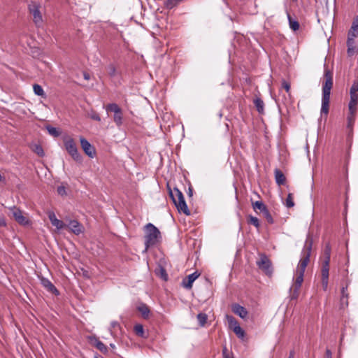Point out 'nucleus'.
I'll return each instance as SVG.
<instances>
[{"mask_svg": "<svg viewBox=\"0 0 358 358\" xmlns=\"http://www.w3.org/2000/svg\"><path fill=\"white\" fill-rule=\"evenodd\" d=\"M64 146L66 152L71 156V157L76 162L82 161V156L78 152L77 145L72 137L65 135L62 138Z\"/></svg>", "mask_w": 358, "mask_h": 358, "instance_id": "0eeeda50", "label": "nucleus"}, {"mask_svg": "<svg viewBox=\"0 0 358 358\" xmlns=\"http://www.w3.org/2000/svg\"><path fill=\"white\" fill-rule=\"evenodd\" d=\"M111 348H115V345L110 344Z\"/></svg>", "mask_w": 358, "mask_h": 358, "instance_id": "3c124183", "label": "nucleus"}, {"mask_svg": "<svg viewBox=\"0 0 358 358\" xmlns=\"http://www.w3.org/2000/svg\"><path fill=\"white\" fill-rule=\"evenodd\" d=\"M66 187L64 185H62L57 188V192L59 195L62 196H64L66 195Z\"/></svg>", "mask_w": 358, "mask_h": 358, "instance_id": "58836bf2", "label": "nucleus"}, {"mask_svg": "<svg viewBox=\"0 0 358 358\" xmlns=\"http://www.w3.org/2000/svg\"><path fill=\"white\" fill-rule=\"evenodd\" d=\"M27 8L34 24L37 27H41L43 24V13L45 10L41 3L36 1H31L28 3Z\"/></svg>", "mask_w": 358, "mask_h": 358, "instance_id": "39448f33", "label": "nucleus"}, {"mask_svg": "<svg viewBox=\"0 0 358 358\" xmlns=\"http://www.w3.org/2000/svg\"><path fill=\"white\" fill-rule=\"evenodd\" d=\"M274 176L275 182L278 185L281 186L285 185L286 182V178L284 173L278 169H275L274 171Z\"/></svg>", "mask_w": 358, "mask_h": 358, "instance_id": "6ab92c4d", "label": "nucleus"}, {"mask_svg": "<svg viewBox=\"0 0 358 358\" xmlns=\"http://www.w3.org/2000/svg\"><path fill=\"white\" fill-rule=\"evenodd\" d=\"M95 358H98L97 357H95Z\"/></svg>", "mask_w": 358, "mask_h": 358, "instance_id": "603ef678", "label": "nucleus"}, {"mask_svg": "<svg viewBox=\"0 0 358 358\" xmlns=\"http://www.w3.org/2000/svg\"><path fill=\"white\" fill-rule=\"evenodd\" d=\"M329 263L322 262L321 268L322 285L324 290H327L329 283Z\"/></svg>", "mask_w": 358, "mask_h": 358, "instance_id": "ddd939ff", "label": "nucleus"}, {"mask_svg": "<svg viewBox=\"0 0 358 358\" xmlns=\"http://www.w3.org/2000/svg\"><path fill=\"white\" fill-rule=\"evenodd\" d=\"M46 129H47L48 133L55 137H57L60 134V132L56 127H54L52 126H47Z\"/></svg>", "mask_w": 358, "mask_h": 358, "instance_id": "2f4dec72", "label": "nucleus"}, {"mask_svg": "<svg viewBox=\"0 0 358 358\" xmlns=\"http://www.w3.org/2000/svg\"><path fill=\"white\" fill-rule=\"evenodd\" d=\"M252 208L255 211L259 210L260 213H263L266 209H267V207L266 205L261 201H257L255 203H252Z\"/></svg>", "mask_w": 358, "mask_h": 358, "instance_id": "4be33fe9", "label": "nucleus"}, {"mask_svg": "<svg viewBox=\"0 0 358 358\" xmlns=\"http://www.w3.org/2000/svg\"><path fill=\"white\" fill-rule=\"evenodd\" d=\"M145 251H147L150 247L156 245L161 239V233L159 230L152 223H148L145 226Z\"/></svg>", "mask_w": 358, "mask_h": 358, "instance_id": "7ed1b4c3", "label": "nucleus"}, {"mask_svg": "<svg viewBox=\"0 0 358 358\" xmlns=\"http://www.w3.org/2000/svg\"><path fill=\"white\" fill-rule=\"evenodd\" d=\"M41 284L46 290L56 296L59 294L58 289L48 278L42 277L40 278Z\"/></svg>", "mask_w": 358, "mask_h": 358, "instance_id": "2eb2a0df", "label": "nucleus"}, {"mask_svg": "<svg viewBox=\"0 0 358 358\" xmlns=\"http://www.w3.org/2000/svg\"><path fill=\"white\" fill-rule=\"evenodd\" d=\"M289 358H291V357H289Z\"/></svg>", "mask_w": 358, "mask_h": 358, "instance_id": "864d4df0", "label": "nucleus"}, {"mask_svg": "<svg viewBox=\"0 0 358 358\" xmlns=\"http://www.w3.org/2000/svg\"><path fill=\"white\" fill-rule=\"evenodd\" d=\"M33 90L35 94L44 98L46 96L43 89L40 85L34 84L33 85Z\"/></svg>", "mask_w": 358, "mask_h": 358, "instance_id": "393cba45", "label": "nucleus"}, {"mask_svg": "<svg viewBox=\"0 0 358 358\" xmlns=\"http://www.w3.org/2000/svg\"><path fill=\"white\" fill-rule=\"evenodd\" d=\"M80 145L84 152L90 158H94L96 155L94 147L84 137L80 138Z\"/></svg>", "mask_w": 358, "mask_h": 358, "instance_id": "f8f14e48", "label": "nucleus"}, {"mask_svg": "<svg viewBox=\"0 0 358 358\" xmlns=\"http://www.w3.org/2000/svg\"><path fill=\"white\" fill-rule=\"evenodd\" d=\"M350 94H358V80H354L350 90Z\"/></svg>", "mask_w": 358, "mask_h": 358, "instance_id": "4c0bfd02", "label": "nucleus"}, {"mask_svg": "<svg viewBox=\"0 0 358 358\" xmlns=\"http://www.w3.org/2000/svg\"><path fill=\"white\" fill-rule=\"evenodd\" d=\"M248 222L250 224H252L253 226H255L256 227V229L257 230H259V227H260V223H259V220L257 217H254L252 215H248Z\"/></svg>", "mask_w": 358, "mask_h": 358, "instance_id": "bb28decb", "label": "nucleus"}, {"mask_svg": "<svg viewBox=\"0 0 358 358\" xmlns=\"http://www.w3.org/2000/svg\"><path fill=\"white\" fill-rule=\"evenodd\" d=\"M106 110L107 113L112 112L114 113L113 120L117 127L122 124V112L120 106L115 103H109L106 106Z\"/></svg>", "mask_w": 358, "mask_h": 358, "instance_id": "9d476101", "label": "nucleus"}, {"mask_svg": "<svg viewBox=\"0 0 358 358\" xmlns=\"http://www.w3.org/2000/svg\"><path fill=\"white\" fill-rule=\"evenodd\" d=\"M348 297L349 294L348 292V285H346L345 287H343L341 289V303L342 306H348Z\"/></svg>", "mask_w": 358, "mask_h": 358, "instance_id": "aec40b11", "label": "nucleus"}, {"mask_svg": "<svg viewBox=\"0 0 358 358\" xmlns=\"http://www.w3.org/2000/svg\"><path fill=\"white\" fill-rule=\"evenodd\" d=\"M262 214H263V216L265 217V219L267 220V222H268L269 224H273L274 220H273V217H272V216H271V215L270 212L268 211V208H267V209H266V210L262 213Z\"/></svg>", "mask_w": 358, "mask_h": 358, "instance_id": "f704fd0d", "label": "nucleus"}, {"mask_svg": "<svg viewBox=\"0 0 358 358\" xmlns=\"http://www.w3.org/2000/svg\"><path fill=\"white\" fill-rule=\"evenodd\" d=\"M169 196L171 198L173 203L180 213H183L186 215H190V211L185 202L183 194L177 187L173 189L169 188Z\"/></svg>", "mask_w": 358, "mask_h": 358, "instance_id": "20e7f679", "label": "nucleus"}, {"mask_svg": "<svg viewBox=\"0 0 358 358\" xmlns=\"http://www.w3.org/2000/svg\"><path fill=\"white\" fill-rule=\"evenodd\" d=\"M350 100L348 103L350 114L348 117V126L350 127L355 122L358 104V94H350Z\"/></svg>", "mask_w": 358, "mask_h": 358, "instance_id": "6e6552de", "label": "nucleus"}, {"mask_svg": "<svg viewBox=\"0 0 358 358\" xmlns=\"http://www.w3.org/2000/svg\"><path fill=\"white\" fill-rule=\"evenodd\" d=\"M287 17H288V21H289V24L290 28L293 31L298 30L299 29V23L298 22V21L292 19V17L290 16L289 14H287Z\"/></svg>", "mask_w": 358, "mask_h": 358, "instance_id": "a878e982", "label": "nucleus"}, {"mask_svg": "<svg viewBox=\"0 0 358 358\" xmlns=\"http://www.w3.org/2000/svg\"><path fill=\"white\" fill-rule=\"evenodd\" d=\"M162 277L165 280H167V274L166 273V271L164 269H162Z\"/></svg>", "mask_w": 358, "mask_h": 358, "instance_id": "49530a36", "label": "nucleus"}, {"mask_svg": "<svg viewBox=\"0 0 358 358\" xmlns=\"http://www.w3.org/2000/svg\"><path fill=\"white\" fill-rule=\"evenodd\" d=\"M222 355H223V358H234V355H232V353H230L226 347H224L223 348V350H222Z\"/></svg>", "mask_w": 358, "mask_h": 358, "instance_id": "ea45409f", "label": "nucleus"}, {"mask_svg": "<svg viewBox=\"0 0 358 358\" xmlns=\"http://www.w3.org/2000/svg\"><path fill=\"white\" fill-rule=\"evenodd\" d=\"M289 357L294 358V352H290Z\"/></svg>", "mask_w": 358, "mask_h": 358, "instance_id": "8fccbe9b", "label": "nucleus"}, {"mask_svg": "<svg viewBox=\"0 0 358 358\" xmlns=\"http://www.w3.org/2000/svg\"><path fill=\"white\" fill-rule=\"evenodd\" d=\"M326 358H332V354L330 350H326Z\"/></svg>", "mask_w": 358, "mask_h": 358, "instance_id": "a18cd8bd", "label": "nucleus"}, {"mask_svg": "<svg viewBox=\"0 0 358 358\" xmlns=\"http://www.w3.org/2000/svg\"><path fill=\"white\" fill-rule=\"evenodd\" d=\"M7 225L6 220L3 215H0V227H6Z\"/></svg>", "mask_w": 358, "mask_h": 358, "instance_id": "79ce46f5", "label": "nucleus"}, {"mask_svg": "<svg viewBox=\"0 0 358 358\" xmlns=\"http://www.w3.org/2000/svg\"><path fill=\"white\" fill-rule=\"evenodd\" d=\"M257 265L266 275L271 276L273 274L272 263L268 257L264 253L259 255V259L257 261Z\"/></svg>", "mask_w": 358, "mask_h": 358, "instance_id": "1a4fd4ad", "label": "nucleus"}, {"mask_svg": "<svg viewBox=\"0 0 358 358\" xmlns=\"http://www.w3.org/2000/svg\"><path fill=\"white\" fill-rule=\"evenodd\" d=\"M187 194L189 197H192L193 195V189L192 187H189L188 189Z\"/></svg>", "mask_w": 358, "mask_h": 358, "instance_id": "de8ad7c7", "label": "nucleus"}, {"mask_svg": "<svg viewBox=\"0 0 358 358\" xmlns=\"http://www.w3.org/2000/svg\"><path fill=\"white\" fill-rule=\"evenodd\" d=\"M208 316L206 313H200L197 315V320L201 327H203L207 322Z\"/></svg>", "mask_w": 358, "mask_h": 358, "instance_id": "7c9ffc66", "label": "nucleus"}, {"mask_svg": "<svg viewBox=\"0 0 358 358\" xmlns=\"http://www.w3.org/2000/svg\"><path fill=\"white\" fill-rule=\"evenodd\" d=\"M134 329L136 335L141 338H146L145 336L143 326L142 324H136L134 327Z\"/></svg>", "mask_w": 358, "mask_h": 358, "instance_id": "c85d7f7f", "label": "nucleus"}, {"mask_svg": "<svg viewBox=\"0 0 358 358\" xmlns=\"http://www.w3.org/2000/svg\"><path fill=\"white\" fill-rule=\"evenodd\" d=\"M227 320L228 321L230 329H231L233 331L235 329V327L240 326L237 320L231 315H227Z\"/></svg>", "mask_w": 358, "mask_h": 358, "instance_id": "cd10ccee", "label": "nucleus"}, {"mask_svg": "<svg viewBox=\"0 0 358 358\" xmlns=\"http://www.w3.org/2000/svg\"><path fill=\"white\" fill-rule=\"evenodd\" d=\"M34 151L40 157H43L45 153L43 149L40 145H35L34 148Z\"/></svg>", "mask_w": 358, "mask_h": 358, "instance_id": "e433bc0d", "label": "nucleus"}, {"mask_svg": "<svg viewBox=\"0 0 358 358\" xmlns=\"http://www.w3.org/2000/svg\"><path fill=\"white\" fill-rule=\"evenodd\" d=\"M66 227L76 235L83 232V226L77 220H70Z\"/></svg>", "mask_w": 358, "mask_h": 358, "instance_id": "f3484780", "label": "nucleus"}, {"mask_svg": "<svg viewBox=\"0 0 358 358\" xmlns=\"http://www.w3.org/2000/svg\"><path fill=\"white\" fill-rule=\"evenodd\" d=\"M282 87L286 90V92L287 93L289 92V90H290V84L289 83H287V81L285 80H283L282 83Z\"/></svg>", "mask_w": 358, "mask_h": 358, "instance_id": "a19ab883", "label": "nucleus"}, {"mask_svg": "<svg viewBox=\"0 0 358 358\" xmlns=\"http://www.w3.org/2000/svg\"><path fill=\"white\" fill-rule=\"evenodd\" d=\"M107 72L110 77H115L116 75V68L114 64H110L107 68Z\"/></svg>", "mask_w": 358, "mask_h": 358, "instance_id": "72a5a7b5", "label": "nucleus"}, {"mask_svg": "<svg viewBox=\"0 0 358 358\" xmlns=\"http://www.w3.org/2000/svg\"><path fill=\"white\" fill-rule=\"evenodd\" d=\"M9 209L12 211L13 216L18 224L23 226H27L30 224V221L22 215V212L20 209L15 206L10 207Z\"/></svg>", "mask_w": 358, "mask_h": 358, "instance_id": "9b49d317", "label": "nucleus"}, {"mask_svg": "<svg viewBox=\"0 0 358 358\" xmlns=\"http://www.w3.org/2000/svg\"><path fill=\"white\" fill-rule=\"evenodd\" d=\"M231 309L236 315H238L243 319L246 318L248 315V312L246 308L238 303L233 304Z\"/></svg>", "mask_w": 358, "mask_h": 358, "instance_id": "dca6fc26", "label": "nucleus"}, {"mask_svg": "<svg viewBox=\"0 0 358 358\" xmlns=\"http://www.w3.org/2000/svg\"><path fill=\"white\" fill-rule=\"evenodd\" d=\"M234 332L236 335L241 339H243L245 335V331L239 326L235 327V329H234Z\"/></svg>", "mask_w": 358, "mask_h": 358, "instance_id": "473e14b6", "label": "nucleus"}, {"mask_svg": "<svg viewBox=\"0 0 358 358\" xmlns=\"http://www.w3.org/2000/svg\"><path fill=\"white\" fill-rule=\"evenodd\" d=\"M118 327H120V324H119V323L117 321H113V322H110V327L112 329H115V328Z\"/></svg>", "mask_w": 358, "mask_h": 358, "instance_id": "c03bdc74", "label": "nucleus"}, {"mask_svg": "<svg viewBox=\"0 0 358 358\" xmlns=\"http://www.w3.org/2000/svg\"><path fill=\"white\" fill-rule=\"evenodd\" d=\"M84 78H85V80H89V79H90V76H89V74H88V73H84Z\"/></svg>", "mask_w": 358, "mask_h": 358, "instance_id": "09e8293b", "label": "nucleus"}, {"mask_svg": "<svg viewBox=\"0 0 358 358\" xmlns=\"http://www.w3.org/2000/svg\"><path fill=\"white\" fill-rule=\"evenodd\" d=\"M94 345L99 350H100L101 352H106L108 351L107 347L101 341L97 338H94Z\"/></svg>", "mask_w": 358, "mask_h": 358, "instance_id": "c756f323", "label": "nucleus"}, {"mask_svg": "<svg viewBox=\"0 0 358 358\" xmlns=\"http://www.w3.org/2000/svg\"><path fill=\"white\" fill-rule=\"evenodd\" d=\"M285 206L287 208H292L294 206L292 194H291V193L288 194L287 197L285 200Z\"/></svg>", "mask_w": 358, "mask_h": 358, "instance_id": "c9c22d12", "label": "nucleus"}, {"mask_svg": "<svg viewBox=\"0 0 358 358\" xmlns=\"http://www.w3.org/2000/svg\"><path fill=\"white\" fill-rule=\"evenodd\" d=\"M312 246L313 239L310 235H308L304 243L303 248L301 251V259L299 260L298 266L296 268V277L293 286V295L294 297L298 296L299 289H300L303 281V275L306 268L310 262ZM292 289V287L290 288V290Z\"/></svg>", "mask_w": 358, "mask_h": 358, "instance_id": "f257e3e1", "label": "nucleus"}, {"mask_svg": "<svg viewBox=\"0 0 358 358\" xmlns=\"http://www.w3.org/2000/svg\"><path fill=\"white\" fill-rule=\"evenodd\" d=\"M324 79L325 82L322 87L321 113L327 115L329 113L330 94L333 87L332 73L327 69L324 71Z\"/></svg>", "mask_w": 358, "mask_h": 358, "instance_id": "f03ea898", "label": "nucleus"}, {"mask_svg": "<svg viewBox=\"0 0 358 358\" xmlns=\"http://www.w3.org/2000/svg\"><path fill=\"white\" fill-rule=\"evenodd\" d=\"M91 118L94 120H96V121H98V122H100L101 121V117L99 116V115L98 113H94L91 115Z\"/></svg>", "mask_w": 358, "mask_h": 358, "instance_id": "37998d69", "label": "nucleus"}, {"mask_svg": "<svg viewBox=\"0 0 358 358\" xmlns=\"http://www.w3.org/2000/svg\"><path fill=\"white\" fill-rule=\"evenodd\" d=\"M138 311L141 313L143 318L147 319L150 315V309L146 304L142 303L138 307Z\"/></svg>", "mask_w": 358, "mask_h": 358, "instance_id": "412c9836", "label": "nucleus"}, {"mask_svg": "<svg viewBox=\"0 0 358 358\" xmlns=\"http://www.w3.org/2000/svg\"><path fill=\"white\" fill-rule=\"evenodd\" d=\"M331 252V245L328 243L325 245V247H324V259L323 262H327V263H330Z\"/></svg>", "mask_w": 358, "mask_h": 358, "instance_id": "b1692460", "label": "nucleus"}, {"mask_svg": "<svg viewBox=\"0 0 358 358\" xmlns=\"http://www.w3.org/2000/svg\"><path fill=\"white\" fill-rule=\"evenodd\" d=\"M357 36H358V15L354 19L352 26L348 34L347 52L350 57L352 56L357 50L355 41V38Z\"/></svg>", "mask_w": 358, "mask_h": 358, "instance_id": "423d86ee", "label": "nucleus"}, {"mask_svg": "<svg viewBox=\"0 0 358 358\" xmlns=\"http://www.w3.org/2000/svg\"><path fill=\"white\" fill-rule=\"evenodd\" d=\"M200 273L197 271H195L186 278H185L182 281V286L185 289H190L192 287L193 282L199 278Z\"/></svg>", "mask_w": 358, "mask_h": 358, "instance_id": "4468645a", "label": "nucleus"}, {"mask_svg": "<svg viewBox=\"0 0 358 358\" xmlns=\"http://www.w3.org/2000/svg\"><path fill=\"white\" fill-rule=\"evenodd\" d=\"M254 104L257 108V110L259 113H263L264 111V101L260 98H256L254 100Z\"/></svg>", "mask_w": 358, "mask_h": 358, "instance_id": "5701e85b", "label": "nucleus"}, {"mask_svg": "<svg viewBox=\"0 0 358 358\" xmlns=\"http://www.w3.org/2000/svg\"><path fill=\"white\" fill-rule=\"evenodd\" d=\"M48 218L50 220L51 224L58 230H61L66 226L63 221L57 219L55 214L52 212L49 213Z\"/></svg>", "mask_w": 358, "mask_h": 358, "instance_id": "a211bd4d", "label": "nucleus"}]
</instances>
